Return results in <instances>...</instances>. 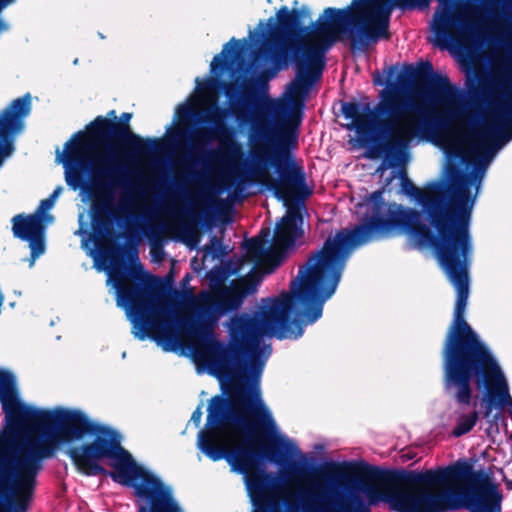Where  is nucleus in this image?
<instances>
[{
    "label": "nucleus",
    "instance_id": "29",
    "mask_svg": "<svg viewBox=\"0 0 512 512\" xmlns=\"http://www.w3.org/2000/svg\"><path fill=\"white\" fill-rule=\"evenodd\" d=\"M202 415V405H199L192 413L190 422H192L195 425V427H199L202 420Z\"/></svg>",
    "mask_w": 512,
    "mask_h": 512
},
{
    "label": "nucleus",
    "instance_id": "25",
    "mask_svg": "<svg viewBox=\"0 0 512 512\" xmlns=\"http://www.w3.org/2000/svg\"><path fill=\"white\" fill-rule=\"evenodd\" d=\"M179 231L182 237L188 242H196L198 240L196 227L192 223H181L179 225Z\"/></svg>",
    "mask_w": 512,
    "mask_h": 512
},
{
    "label": "nucleus",
    "instance_id": "22",
    "mask_svg": "<svg viewBox=\"0 0 512 512\" xmlns=\"http://www.w3.org/2000/svg\"><path fill=\"white\" fill-rule=\"evenodd\" d=\"M199 113L195 107V101L193 96L188 97L184 102L180 103L174 113V120L178 121V124L174 122L169 124L165 129V137L159 138L163 141V146L158 153L163 152L166 146L177 147L181 143L184 130L181 125H185L192 118H196ZM157 154V152L155 153Z\"/></svg>",
    "mask_w": 512,
    "mask_h": 512
},
{
    "label": "nucleus",
    "instance_id": "30",
    "mask_svg": "<svg viewBox=\"0 0 512 512\" xmlns=\"http://www.w3.org/2000/svg\"><path fill=\"white\" fill-rule=\"evenodd\" d=\"M467 87H468V90H469L470 94H475L477 92V89H476V87H475V85H474L472 80H469L467 82Z\"/></svg>",
    "mask_w": 512,
    "mask_h": 512
},
{
    "label": "nucleus",
    "instance_id": "24",
    "mask_svg": "<svg viewBox=\"0 0 512 512\" xmlns=\"http://www.w3.org/2000/svg\"><path fill=\"white\" fill-rule=\"evenodd\" d=\"M328 466H330L331 468H334L338 471H343V472H356L358 471L360 468H362L363 466H365V462L364 461H343L341 463H334V462H331L328 464Z\"/></svg>",
    "mask_w": 512,
    "mask_h": 512
},
{
    "label": "nucleus",
    "instance_id": "2",
    "mask_svg": "<svg viewBox=\"0 0 512 512\" xmlns=\"http://www.w3.org/2000/svg\"><path fill=\"white\" fill-rule=\"evenodd\" d=\"M303 217L299 207H289L276 224L272 244L260 238L244 242L247 256L254 263L247 277L228 285L201 291L204 301L199 314L202 340L193 344L194 359L204 364L209 373L228 385L227 396L247 401L251 396L259 402L260 382L271 345L263 337L297 340L308 325L317 322L325 303L335 294L340 279L321 249L312 253L299 268L289 292L262 300L260 311L232 316L227 324L230 344L216 340L213 328L221 317L238 311L244 300L257 291L260 279L255 269L270 265L266 273L278 267L285 251L302 235Z\"/></svg>",
    "mask_w": 512,
    "mask_h": 512
},
{
    "label": "nucleus",
    "instance_id": "26",
    "mask_svg": "<svg viewBox=\"0 0 512 512\" xmlns=\"http://www.w3.org/2000/svg\"><path fill=\"white\" fill-rule=\"evenodd\" d=\"M16 0H0V35L7 32L10 28L9 24L2 17V12L9 5L13 4Z\"/></svg>",
    "mask_w": 512,
    "mask_h": 512
},
{
    "label": "nucleus",
    "instance_id": "6",
    "mask_svg": "<svg viewBox=\"0 0 512 512\" xmlns=\"http://www.w3.org/2000/svg\"><path fill=\"white\" fill-rule=\"evenodd\" d=\"M108 127L111 136L136 153L153 154L163 146L160 139H144L135 134L128 124H115L98 116L87 126L88 132L74 133L62 151L56 149L55 161L63 166L67 186L94 200L91 205L93 235L100 238L109 235L114 223H120L122 215L133 207L129 192L114 204L116 187L120 184L116 178L119 170L98 157L100 146L96 136L103 135Z\"/></svg>",
    "mask_w": 512,
    "mask_h": 512
},
{
    "label": "nucleus",
    "instance_id": "10",
    "mask_svg": "<svg viewBox=\"0 0 512 512\" xmlns=\"http://www.w3.org/2000/svg\"><path fill=\"white\" fill-rule=\"evenodd\" d=\"M37 437L0 448V512H27L43 460L51 458L61 443L52 426L31 425Z\"/></svg>",
    "mask_w": 512,
    "mask_h": 512
},
{
    "label": "nucleus",
    "instance_id": "3",
    "mask_svg": "<svg viewBox=\"0 0 512 512\" xmlns=\"http://www.w3.org/2000/svg\"><path fill=\"white\" fill-rule=\"evenodd\" d=\"M301 12L281 7L276 19L268 20V30L253 54L257 67L269 66L271 76L287 69L296 68V76L286 91L278 98L267 94L255 97L246 93L239 101L233 98L234 85L222 80L225 74L236 72L234 53L239 41L232 38L223 45L210 63L211 76L195 79V97L201 102H215L221 90L230 100L232 115L241 125H249V140L252 144L247 163L248 176L265 180L269 166H275L280 175L276 182H266L282 195L281 185L297 193L307 194L306 173L292 153L296 143L305 100L310 89L320 79L325 67V54L342 34L340 25L325 15V10L310 29L315 40L305 42L301 35L308 28L302 25Z\"/></svg>",
    "mask_w": 512,
    "mask_h": 512
},
{
    "label": "nucleus",
    "instance_id": "8",
    "mask_svg": "<svg viewBox=\"0 0 512 512\" xmlns=\"http://www.w3.org/2000/svg\"><path fill=\"white\" fill-rule=\"evenodd\" d=\"M29 425L40 428L52 426L61 442L64 440H82L85 436H94V441L70 448L68 456L77 470L86 476L105 473L98 460L108 458L115 472L110 476L114 481L135 479L144 476L136 466L132 455L121 446L122 435L115 429L93 421L81 409L57 406L52 409L37 408Z\"/></svg>",
    "mask_w": 512,
    "mask_h": 512
},
{
    "label": "nucleus",
    "instance_id": "28",
    "mask_svg": "<svg viewBox=\"0 0 512 512\" xmlns=\"http://www.w3.org/2000/svg\"><path fill=\"white\" fill-rule=\"evenodd\" d=\"M201 224L207 229H210L214 225V216L209 213L208 209H205L201 214Z\"/></svg>",
    "mask_w": 512,
    "mask_h": 512
},
{
    "label": "nucleus",
    "instance_id": "27",
    "mask_svg": "<svg viewBox=\"0 0 512 512\" xmlns=\"http://www.w3.org/2000/svg\"><path fill=\"white\" fill-rule=\"evenodd\" d=\"M129 258H130V261L133 265V268H134V272L132 273V276L137 278V273H140L143 271V267L142 265L139 263V260H138V254H137V249L136 248H133L129 251Z\"/></svg>",
    "mask_w": 512,
    "mask_h": 512
},
{
    "label": "nucleus",
    "instance_id": "20",
    "mask_svg": "<svg viewBox=\"0 0 512 512\" xmlns=\"http://www.w3.org/2000/svg\"><path fill=\"white\" fill-rule=\"evenodd\" d=\"M191 178L201 187L192 196L185 185L175 183L174 187L179 196L187 201V205L183 209L184 215L194 220L196 213L193 209L194 204H199L205 208L213 206L216 202L215 193L222 192L221 189H214L209 183L205 172L196 171L190 174Z\"/></svg>",
    "mask_w": 512,
    "mask_h": 512
},
{
    "label": "nucleus",
    "instance_id": "31",
    "mask_svg": "<svg viewBox=\"0 0 512 512\" xmlns=\"http://www.w3.org/2000/svg\"><path fill=\"white\" fill-rule=\"evenodd\" d=\"M211 246L210 248H208L210 251H213V247L214 246H217V247H220L221 246V243L220 241L216 238V237H212L211 238Z\"/></svg>",
    "mask_w": 512,
    "mask_h": 512
},
{
    "label": "nucleus",
    "instance_id": "34",
    "mask_svg": "<svg viewBox=\"0 0 512 512\" xmlns=\"http://www.w3.org/2000/svg\"><path fill=\"white\" fill-rule=\"evenodd\" d=\"M268 2H271V0H267Z\"/></svg>",
    "mask_w": 512,
    "mask_h": 512
},
{
    "label": "nucleus",
    "instance_id": "5",
    "mask_svg": "<svg viewBox=\"0 0 512 512\" xmlns=\"http://www.w3.org/2000/svg\"><path fill=\"white\" fill-rule=\"evenodd\" d=\"M247 401L237 400L234 395L211 398L205 426L199 430L197 449L209 460H225L230 470L243 476L245 488L252 504V512H279L278 503L269 495L275 478L264 469L255 468L260 454L250 430L249 416L269 436L282 456L299 458V464H307L308 458L301 453L297 443L279 432L272 412L262 399L259 390V406L253 396Z\"/></svg>",
    "mask_w": 512,
    "mask_h": 512
},
{
    "label": "nucleus",
    "instance_id": "16",
    "mask_svg": "<svg viewBox=\"0 0 512 512\" xmlns=\"http://www.w3.org/2000/svg\"><path fill=\"white\" fill-rule=\"evenodd\" d=\"M31 108V95L26 93L0 112V168L5 159L13 154L15 139L24 131L25 119L30 115Z\"/></svg>",
    "mask_w": 512,
    "mask_h": 512
},
{
    "label": "nucleus",
    "instance_id": "23",
    "mask_svg": "<svg viewBox=\"0 0 512 512\" xmlns=\"http://www.w3.org/2000/svg\"><path fill=\"white\" fill-rule=\"evenodd\" d=\"M456 426L452 430L454 437H461L469 433L476 425L479 419V413L476 410L470 413H464L462 411H456Z\"/></svg>",
    "mask_w": 512,
    "mask_h": 512
},
{
    "label": "nucleus",
    "instance_id": "4",
    "mask_svg": "<svg viewBox=\"0 0 512 512\" xmlns=\"http://www.w3.org/2000/svg\"><path fill=\"white\" fill-rule=\"evenodd\" d=\"M424 68L429 74L424 95L431 103L444 106L443 114L410 103L396 86L383 90L373 107L369 103L342 104V115L350 120L346 129L356 132L359 143L368 148L372 157L382 156V165L388 168L409 162L414 140L435 142L442 129L462 118L459 105L464 100V91L451 84L446 75L434 73L430 62Z\"/></svg>",
    "mask_w": 512,
    "mask_h": 512
},
{
    "label": "nucleus",
    "instance_id": "21",
    "mask_svg": "<svg viewBox=\"0 0 512 512\" xmlns=\"http://www.w3.org/2000/svg\"><path fill=\"white\" fill-rule=\"evenodd\" d=\"M156 216V208H144L143 212L134 217L135 220L143 222L144 226H139L142 234L148 239L150 245V254L154 262L160 263L164 259V245L167 240L165 234L167 224L163 221L154 223L152 220Z\"/></svg>",
    "mask_w": 512,
    "mask_h": 512
},
{
    "label": "nucleus",
    "instance_id": "17",
    "mask_svg": "<svg viewBox=\"0 0 512 512\" xmlns=\"http://www.w3.org/2000/svg\"><path fill=\"white\" fill-rule=\"evenodd\" d=\"M448 2L452 15L448 31L460 43L459 45L450 43V51L460 57H470L481 36V23L470 11L456 9L453 0H448Z\"/></svg>",
    "mask_w": 512,
    "mask_h": 512
},
{
    "label": "nucleus",
    "instance_id": "9",
    "mask_svg": "<svg viewBox=\"0 0 512 512\" xmlns=\"http://www.w3.org/2000/svg\"><path fill=\"white\" fill-rule=\"evenodd\" d=\"M438 6L430 22L432 42L450 51V43L460 44L448 31L452 20L448 0H437ZM431 0H353L345 8H325V15L340 25L342 34L353 50L364 51L369 45L389 37V22L394 8L426 9Z\"/></svg>",
    "mask_w": 512,
    "mask_h": 512
},
{
    "label": "nucleus",
    "instance_id": "11",
    "mask_svg": "<svg viewBox=\"0 0 512 512\" xmlns=\"http://www.w3.org/2000/svg\"><path fill=\"white\" fill-rule=\"evenodd\" d=\"M225 113V109H220L216 106L212 107L208 111L214 125L213 132L219 141V145L216 149L208 151L204 157L200 159L199 164L205 168V170L228 169L227 172L221 174L220 180L223 184V188L233 200H240L244 198L249 187L253 184H259L265 190L270 191L276 199L282 201L287 209L289 207H299L300 214L302 215V209H304L303 201L311 195V189L307 186V194L304 195L302 193L295 192L288 186L281 185L280 189L283 193L282 195H279L275 189L266 182V179L272 182H276L280 179V175L276 171L275 166H269L267 168L265 172V181L262 178L256 179L254 176H248L247 163L249 162V154L252 147L249 139L248 142L250 147L247 158L240 167L236 166L237 161L243 157V148L241 143L237 140L232 137H226L227 134H229V130L223 124L218 123L217 118L224 116Z\"/></svg>",
    "mask_w": 512,
    "mask_h": 512
},
{
    "label": "nucleus",
    "instance_id": "33",
    "mask_svg": "<svg viewBox=\"0 0 512 512\" xmlns=\"http://www.w3.org/2000/svg\"><path fill=\"white\" fill-rule=\"evenodd\" d=\"M137 191L139 195H143V189L141 187H137Z\"/></svg>",
    "mask_w": 512,
    "mask_h": 512
},
{
    "label": "nucleus",
    "instance_id": "14",
    "mask_svg": "<svg viewBox=\"0 0 512 512\" xmlns=\"http://www.w3.org/2000/svg\"><path fill=\"white\" fill-rule=\"evenodd\" d=\"M63 192L62 186H57L52 194L42 200L36 211L30 215L18 214L12 219V230L16 238L28 242L31 250L29 266L45 253V234L47 227L54 222L49 211L54 207Z\"/></svg>",
    "mask_w": 512,
    "mask_h": 512
},
{
    "label": "nucleus",
    "instance_id": "12",
    "mask_svg": "<svg viewBox=\"0 0 512 512\" xmlns=\"http://www.w3.org/2000/svg\"><path fill=\"white\" fill-rule=\"evenodd\" d=\"M503 496L492 475L472 487L441 493L416 486H392L387 500L398 512H444L465 508L470 512H501Z\"/></svg>",
    "mask_w": 512,
    "mask_h": 512
},
{
    "label": "nucleus",
    "instance_id": "1",
    "mask_svg": "<svg viewBox=\"0 0 512 512\" xmlns=\"http://www.w3.org/2000/svg\"><path fill=\"white\" fill-rule=\"evenodd\" d=\"M509 68L487 80L489 115L479 128L445 149L447 165L442 179L420 189L401 178L403 194L422 206L437 234L421 224V214L384 200V190L366 195L354 207L359 221L324 242L321 250L341 280L352 252L369 243L407 234L419 249L432 248L456 291L455 307L468 304L469 268L473 256L470 222L487 170L499 151L512 140V91Z\"/></svg>",
    "mask_w": 512,
    "mask_h": 512
},
{
    "label": "nucleus",
    "instance_id": "18",
    "mask_svg": "<svg viewBox=\"0 0 512 512\" xmlns=\"http://www.w3.org/2000/svg\"><path fill=\"white\" fill-rule=\"evenodd\" d=\"M0 402L9 423L30 424L38 407L24 403L17 388L15 375L0 370Z\"/></svg>",
    "mask_w": 512,
    "mask_h": 512
},
{
    "label": "nucleus",
    "instance_id": "13",
    "mask_svg": "<svg viewBox=\"0 0 512 512\" xmlns=\"http://www.w3.org/2000/svg\"><path fill=\"white\" fill-rule=\"evenodd\" d=\"M379 499L378 488L366 481H360L344 500L329 483L306 477L283 496L282 504L285 512H369V505Z\"/></svg>",
    "mask_w": 512,
    "mask_h": 512
},
{
    "label": "nucleus",
    "instance_id": "15",
    "mask_svg": "<svg viewBox=\"0 0 512 512\" xmlns=\"http://www.w3.org/2000/svg\"><path fill=\"white\" fill-rule=\"evenodd\" d=\"M491 473L483 469L474 470L473 466L466 461H458L448 467L438 470H428L425 473L402 472L397 476L401 480L410 484H425L429 487L440 486L443 488L439 493L447 491L450 488L458 489L456 484H462V487H472L480 483Z\"/></svg>",
    "mask_w": 512,
    "mask_h": 512
},
{
    "label": "nucleus",
    "instance_id": "32",
    "mask_svg": "<svg viewBox=\"0 0 512 512\" xmlns=\"http://www.w3.org/2000/svg\"><path fill=\"white\" fill-rule=\"evenodd\" d=\"M131 117H132V114H130V113H126V112H125V113H122V115H121V119H122L124 122H128V121H130Z\"/></svg>",
    "mask_w": 512,
    "mask_h": 512
},
{
    "label": "nucleus",
    "instance_id": "19",
    "mask_svg": "<svg viewBox=\"0 0 512 512\" xmlns=\"http://www.w3.org/2000/svg\"><path fill=\"white\" fill-rule=\"evenodd\" d=\"M488 18L501 28L494 42L507 52H512V0H482Z\"/></svg>",
    "mask_w": 512,
    "mask_h": 512
},
{
    "label": "nucleus",
    "instance_id": "7",
    "mask_svg": "<svg viewBox=\"0 0 512 512\" xmlns=\"http://www.w3.org/2000/svg\"><path fill=\"white\" fill-rule=\"evenodd\" d=\"M75 233L83 237L82 248L94 259V267L98 271L106 270L107 285L114 289L117 306L125 311L136 339L143 341L151 337L165 352L176 350L183 332L202 340L203 329L199 324V314L204 301L201 299V292L197 296L191 290L175 292L182 303L195 312L193 318L182 316L173 307L163 305L150 297L142 284L127 285L122 270L103 267L99 262L100 252L96 249L99 240L95 235L81 229Z\"/></svg>",
    "mask_w": 512,
    "mask_h": 512
}]
</instances>
